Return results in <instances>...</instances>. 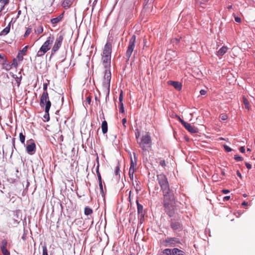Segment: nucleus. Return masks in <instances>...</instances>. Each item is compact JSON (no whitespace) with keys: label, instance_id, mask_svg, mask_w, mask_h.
<instances>
[{"label":"nucleus","instance_id":"obj_1","mask_svg":"<svg viewBox=\"0 0 255 255\" xmlns=\"http://www.w3.org/2000/svg\"><path fill=\"white\" fill-rule=\"evenodd\" d=\"M163 196V204L166 214L170 217L173 216L175 211V201L173 191L170 188L162 191Z\"/></svg>","mask_w":255,"mask_h":255},{"label":"nucleus","instance_id":"obj_2","mask_svg":"<svg viewBox=\"0 0 255 255\" xmlns=\"http://www.w3.org/2000/svg\"><path fill=\"white\" fill-rule=\"evenodd\" d=\"M137 143L143 151L148 150V149L151 148L152 144L150 133L146 132L145 134H143L139 140H138Z\"/></svg>","mask_w":255,"mask_h":255},{"label":"nucleus","instance_id":"obj_3","mask_svg":"<svg viewBox=\"0 0 255 255\" xmlns=\"http://www.w3.org/2000/svg\"><path fill=\"white\" fill-rule=\"evenodd\" d=\"M54 40L55 38L54 35H50L37 52L36 55L37 56L41 57L43 56L49 50H50L51 47V44Z\"/></svg>","mask_w":255,"mask_h":255},{"label":"nucleus","instance_id":"obj_4","mask_svg":"<svg viewBox=\"0 0 255 255\" xmlns=\"http://www.w3.org/2000/svg\"><path fill=\"white\" fill-rule=\"evenodd\" d=\"M111 79V73L109 69H106L103 82V91L106 94V100L109 98L110 94V82Z\"/></svg>","mask_w":255,"mask_h":255},{"label":"nucleus","instance_id":"obj_5","mask_svg":"<svg viewBox=\"0 0 255 255\" xmlns=\"http://www.w3.org/2000/svg\"><path fill=\"white\" fill-rule=\"evenodd\" d=\"M40 106L42 108L45 107V112L49 113L51 103L49 100L48 92H43L40 100Z\"/></svg>","mask_w":255,"mask_h":255},{"label":"nucleus","instance_id":"obj_6","mask_svg":"<svg viewBox=\"0 0 255 255\" xmlns=\"http://www.w3.org/2000/svg\"><path fill=\"white\" fill-rule=\"evenodd\" d=\"M157 180L160 185L161 191L170 188L169 184L166 175L161 173L157 175Z\"/></svg>","mask_w":255,"mask_h":255},{"label":"nucleus","instance_id":"obj_7","mask_svg":"<svg viewBox=\"0 0 255 255\" xmlns=\"http://www.w3.org/2000/svg\"><path fill=\"white\" fill-rule=\"evenodd\" d=\"M135 40L136 36L135 35H132L130 39H129L128 45L126 53V57L127 60H129L132 52L134 51Z\"/></svg>","mask_w":255,"mask_h":255},{"label":"nucleus","instance_id":"obj_8","mask_svg":"<svg viewBox=\"0 0 255 255\" xmlns=\"http://www.w3.org/2000/svg\"><path fill=\"white\" fill-rule=\"evenodd\" d=\"M64 39V35L63 34H59L55 40L54 44L52 48L51 54H54L60 49L62 45L63 40Z\"/></svg>","mask_w":255,"mask_h":255},{"label":"nucleus","instance_id":"obj_9","mask_svg":"<svg viewBox=\"0 0 255 255\" xmlns=\"http://www.w3.org/2000/svg\"><path fill=\"white\" fill-rule=\"evenodd\" d=\"M170 227L174 231H180L183 230V226L179 219H172L170 220Z\"/></svg>","mask_w":255,"mask_h":255},{"label":"nucleus","instance_id":"obj_10","mask_svg":"<svg viewBox=\"0 0 255 255\" xmlns=\"http://www.w3.org/2000/svg\"><path fill=\"white\" fill-rule=\"evenodd\" d=\"M111 55L102 54V62L106 69H110L111 67Z\"/></svg>","mask_w":255,"mask_h":255},{"label":"nucleus","instance_id":"obj_11","mask_svg":"<svg viewBox=\"0 0 255 255\" xmlns=\"http://www.w3.org/2000/svg\"><path fill=\"white\" fill-rule=\"evenodd\" d=\"M163 243L165 244V246H174L177 244L180 243V240L177 238H167L164 241Z\"/></svg>","mask_w":255,"mask_h":255},{"label":"nucleus","instance_id":"obj_12","mask_svg":"<svg viewBox=\"0 0 255 255\" xmlns=\"http://www.w3.org/2000/svg\"><path fill=\"white\" fill-rule=\"evenodd\" d=\"M28 142H29V143H28L26 146V151L28 154L32 155L35 152L36 145L32 139L30 140Z\"/></svg>","mask_w":255,"mask_h":255},{"label":"nucleus","instance_id":"obj_13","mask_svg":"<svg viewBox=\"0 0 255 255\" xmlns=\"http://www.w3.org/2000/svg\"><path fill=\"white\" fill-rule=\"evenodd\" d=\"M112 47V46L111 42L107 41V42L106 43L104 46L103 54L111 55Z\"/></svg>","mask_w":255,"mask_h":255},{"label":"nucleus","instance_id":"obj_14","mask_svg":"<svg viewBox=\"0 0 255 255\" xmlns=\"http://www.w3.org/2000/svg\"><path fill=\"white\" fill-rule=\"evenodd\" d=\"M169 85L172 86L177 91H180L182 89V84L178 81H169Z\"/></svg>","mask_w":255,"mask_h":255},{"label":"nucleus","instance_id":"obj_15","mask_svg":"<svg viewBox=\"0 0 255 255\" xmlns=\"http://www.w3.org/2000/svg\"><path fill=\"white\" fill-rule=\"evenodd\" d=\"M184 127L190 132L191 133H197L198 132L197 128H195L194 126H192L191 124L189 123H186Z\"/></svg>","mask_w":255,"mask_h":255},{"label":"nucleus","instance_id":"obj_16","mask_svg":"<svg viewBox=\"0 0 255 255\" xmlns=\"http://www.w3.org/2000/svg\"><path fill=\"white\" fill-rule=\"evenodd\" d=\"M136 203L137 204V213L140 216L141 218L144 217V213L143 210V206L139 204L138 200L137 199L136 201Z\"/></svg>","mask_w":255,"mask_h":255},{"label":"nucleus","instance_id":"obj_17","mask_svg":"<svg viewBox=\"0 0 255 255\" xmlns=\"http://www.w3.org/2000/svg\"><path fill=\"white\" fill-rule=\"evenodd\" d=\"M11 23L12 20H11L7 26L0 32V36H5L9 32Z\"/></svg>","mask_w":255,"mask_h":255},{"label":"nucleus","instance_id":"obj_18","mask_svg":"<svg viewBox=\"0 0 255 255\" xmlns=\"http://www.w3.org/2000/svg\"><path fill=\"white\" fill-rule=\"evenodd\" d=\"M64 13L61 14L59 16L51 19V22L54 26L62 20L63 17Z\"/></svg>","mask_w":255,"mask_h":255},{"label":"nucleus","instance_id":"obj_19","mask_svg":"<svg viewBox=\"0 0 255 255\" xmlns=\"http://www.w3.org/2000/svg\"><path fill=\"white\" fill-rule=\"evenodd\" d=\"M228 47L225 46H223L222 47L217 53V55L218 56H222L224 55L227 51Z\"/></svg>","mask_w":255,"mask_h":255},{"label":"nucleus","instance_id":"obj_20","mask_svg":"<svg viewBox=\"0 0 255 255\" xmlns=\"http://www.w3.org/2000/svg\"><path fill=\"white\" fill-rule=\"evenodd\" d=\"M72 3V0H64L62 5L65 9H67L71 5Z\"/></svg>","mask_w":255,"mask_h":255},{"label":"nucleus","instance_id":"obj_21","mask_svg":"<svg viewBox=\"0 0 255 255\" xmlns=\"http://www.w3.org/2000/svg\"><path fill=\"white\" fill-rule=\"evenodd\" d=\"M173 255H186L184 252L178 248L173 249Z\"/></svg>","mask_w":255,"mask_h":255},{"label":"nucleus","instance_id":"obj_22","mask_svg":"<svg viewBox=\"0 0 255 255\" xmlns=\"http://www.w3.org/2000/svg\"><path fill=\"white\" fill-rule=\"evenodd\" d=\"M101 128L103 134H105L108 131V124L106 121H104L102 123Z\"/></svg>","mask_w":255,"mask_h":255},{"label":"nucleus","instance_id":"obj_23","mask_svg":"<svg viewBox=\"0 0 255 255\" xmlns=\"http://www.w3.org/2000/svg\"><path fill=\"white\" fill-rule=\"evenodd\" d=\"M173 249H165L161 252V255H173Z\"/></svg>","mask_w":255,"mask_h":255},{"label":"nucleus","instance_id":"obj_24","mask_svg":"<svg viewBox=\"0 0 255 255\" xmlns=\"http://www.w3.org/2000/svg\"><path fill=\"white\" fill-rule=\"evenodd\" d=\"M133 155H134V161H133L132 159L131 158L130 165V167H129V169H135L134 167L136 164L137 159L136 158L135 154L134 153Z\"/></svg>","mask_w":255,"mask_h":255},{"label":"nucleus","instance_id":"obj_25","mask_svg":"<svg viewBox=\"0 0 255 255\" xmlns=\"http://www.w3.org/2000/svg\"><path fill=\"white\" fill-rule=\"evenodd\" d=\"M93 213V210L89 207H86L84 209V214L86 215H90Z\"/></svg>","mask_w":255,"mask_h":255},{"label":"nucleus","instance_id":"obj_26","mask_svg":"<svg viewBox=\"0 0 255 255\" xmlns=\"http://www.w3.org/2000/svg\"><path fill=\"white\" fill-rule=\"evenodd\" d=\"M13 77L15 79V80L17 84V86L19 87L22 79L21 76H20L19 77H18L17 76L13 75Z\"/></svg>","mask_w":255,"mask_h":255},{"label":"nucleus","instance_id":"obj_27","mask_svg":"<svg viewBox=\"0 0 255 255\" xmlns=\"http://www.w3.org/2000/svg\"><path fill=\"white\" fill-rule=\"evenodd\" d=\"M243 103L245 105V109H247L248 110H249L250 107H249V103L248 102V100L245 97H243Z\"/></svg>","mask_w":255,"mask_h":255},{"label":"nucleus","instance_id":"obj_28","mask_svg":"<svg viewBox=\"0 0 255 255\" xmlns=\"http://www.w3.org/2000/svg\"><path fill=\"white\" fill-rule=\"evenodd\" d=\"M43 31V28L41 25H40L36 29H35V32L37 34L42 33Z\"/></svg>","mask_w":255,"mask_h":255},{"label":"nucleus","instance_id":"obj_29","mask_svg":"<svg viewBox=\"0 0 255 255\" xmlns=\"http://www.w3.org/2000/svg\"><path fill=\"white\" fill-rule=\"evenodd\" d=\"M7 246V242L6 240L3 239L1 243L0 249L6 248Z\"/></svg>","mask_w":255,"mask_h":255},{"label":"nucleus","instance_id":"obj_30","mask_svg":"<svg viewBox=\"0 0 255 255\" xmlns=\"http://www.w3.org/2000/svg\"><path fill=\"white\" fill-rule=\"evenodd\" d=\"M96 173H97V176H98V180H99V182H102V177H101V174H100V173L99 172V165H98V166L97 167Z\"/></svg>","mask_w":255,"mask_h":255},{"label":"nucleus","instance_id":"obj_31","mask_svg":"<svg viewBox=\"0 0 255 255\" xmlns=\"http://www.w3.org/2000/svg\"><path fill=\"white\" fill-rule=\"evenodd\" d=\"M25 137V135H24L22 132H20L19 133V140L21 141V142L23 144H24Z\"/></svg>","mask_w":255,"mask_h":255},{"label":"nucleus","instance_id":"obj_32","mask_svg":"<svg viewBox=\"0 0 255 255\" xmlns=\"http://www.w3.org/2000/svg\"><path fill=\"white\" fill-rule=\"evenodd\" d=\"M31 32H32V28H30V27L27 28L24 34V38L27 37Z\"/></svg>","mask_w":255,"mask_h":255},{"label":"nucleus","instance_id":"obj_33","mask_svg":"<svg viewBox=\"0 0 255 255\" xmlns=\"http://www.w3.org/2000/svg\"><path fill=\"white\" fill-rule=\"evenodd\" d=\"M24 54L22 53L20 51L18 52V54L17 55V58L20 61H21L23 59Z\"/></svg>","mask_w":255,"mask_h":255},{"label":"nucleus","instance_id":"obj_34","mask_svg":"<svg viewBox=\"0 0 255 255\" xmlns=\"http://www.w3.org/2000/svg\"><path fill=\"white\" fill-rule=\"evenodd\" d=\"M3 255H10V252L6 248L0 249Z\"/></svg>","mask_w":255,"mask_h":255},{"label":"nucleus","instance_id":"obj_35","mask_svg":"<svg viewBox=\"0 0 255 255\" xmlns=\"http://www.w3.org/2000/svg\"><path fill=\"white\" fill-rule=\"evenodd\" d=\"M135 169H129L128 174H129V178L131 180H133V173H134V172L135 171Z\"/></svg>","mask_w":255,"mask_h":255},{"label":"nucleus","instance_id":"obj_36","mask_svg":"<svg viewBox=\"0 0 255 255\" xmlns=\"http://www.w3.org/2000/svg\"><path fill=\"white\" fill-rule=\"evenodd\" d=\"M220 119H221L223 121L226 120L228 119V116L226 114H221L219 117Z\"/></svg>","mask_w":255,"mask_h":255},{"label":"nucleus","instance_id":"obj_37","mask_svg":"<svg viewBox=\"0 0 255 255\" xmlns=\"http://www.w3.org/2000/svg\"><path fill=\"white\" fill-rule=\"evenodd\" d=\"M99 187H100V193L103 196H104V189H103L102 182H99Z\"/></svg>","mask_w":255,"mask_h":255},{"label":"nucleus","instance_id":"obj_38","mask_svg":"<svg viewBox=\"0 0 255 255\" xmlns=\"http://www.w3.org/2000/svg\"><path fill=\"white\" fill-rule=\"evenodd\" d=\"M119 110H120V112H121L122 113H124L125 110H124V107L123 103H119Z\"/></svg>","mask_w":255,"mask_h":255},{"label":"nucleus","instance_id":"obj_39","mask_svg":"<svg viewBox=\"0 0 255 255\" xmlns=\"http://www.w3.org/2000/svg\"><path fill=\"white\" fill-rule=\"evenodd\" d=\"M234 159L237 161H241L243 160V158L238 155H235Z\"/></svg>","mask_w":255,"mask_h":255},{"label":"nucleus","instance_id":"obj_40","mask_svg":"<svg viewBox=\"0 0 255 255\" xmlns=\"http://www.w3.org/2000/svg\"><path fill=\"white\" fill-rule=\"evenodd\" d=\"M123 91L121 90L119 96V103H123Z\"/></svg>","mask_w":255,"mask_h":255},{"label":"nucleus","instance_id":"obj_41","mask_svg":"<svg viewBox=\"0 0 255 255\" xmlns=\"http://www.w3.org/2000/svg\"><path fill=\"white\" fill-rule=\"evenodd\" d=\"M119 173H120V165H119V163L118 165L116 167V168L115 170V174L116 175H118L119 174Z\"/></svg>","mask_w":255,"mask_h":255},{"label":"nucleus","instance_id":"obj_42","mask_svg":"<svg viewBox=\"0 0 255 255\" xmlns=\"http://www.w3.org/2000/svg\"><path fill=\"white\" fill-rule=\"evenodd\" d=\"M42 255H48L47 249L46 246L42 247Z\"/></svg>","mask_w":255,"mask_h":255},{"label":"nucleus","instance_id":"obj_43","mask_svg":"<svg viewBox=\"0 0 255 255\" xmlns=\"http://www.w3.org/2000/svg\"><path fill=\"white\" fill-rule=\"evenodd\" d=\"M27 49H28V46H26L24 47H23L21 50H20L19 51L20 52H21L22 53L24 54V55H25L27 51Z\"/></svg>","mask_w":255,"mask_h":255},{"label":"nucleus","instance_id":"obj_44","mask_svg":"<svg viewBox=\"0 0 255 255\" xmlns=\"http://www.w3.org/2000/svg\"><path fill=\"white\" fill-rule=\"evenodd\" d=\"M43 118L46 120V122L49 121L50 119L49 113H45V114L44 115Z\"/></svg>","mask_w":255,"mask_h":255},{"label":"nucleus","instance_id":"obj_45","mask_svg":"<svg viewBox=\"0 0 255 255\" xmlns=\"http://www.w3.org/2000/svg\"><path fill=\"white\" fill-rule=\"evenodd\" d=\"M224 148L227 152H230L232 151V148L227 145H224Z\"/></svg>","mask_w":255,"mask_h":255},{"label":"nucleus","instance_id":"obj_46","mask_svg":"<svg viewBox=\"0 0 255 255\" xmlns=\"http://www.w3.org/2000/svg\"><path fill=\"white\" fill-rule=\"evenodd\" d=\"M126 124H127V119L126 118H124L122 120V124H123V127L125 128H126L127 127Z\"/></svg>","mask_w":255,"mask_h":255},{"label":"nucleus","instance_id":"obj_47","mask_svg":"<svg viewBox=\"0 0 255 255\" xmlns=\"http://www.w3.org/2000/svg\"><path fill=\"white\" fill-rule=\"evenodd\" d=\"M159 164L162 167H165L166 166V163L164 160H161L159 162Z\"/></svg>","mask_w":255,"mask_h":255},{"label":"nucleus","instance_id":"obj_48","mask_svg":"<svg viewBox=\"0 0 255 255\" xmlns=\"http://www.w3.org/2000/svg\"><path fill=\"white\" fill-rule=\"evenodd\" d=\"M47 86L48 84L47 83H44L43 84V92H47Z\"/></svg>","mask_w":255,"mask_h":255},{"label":"nucleus","instance_id":"obj_49","mask_svg":"<svg viewBox=\"0 0 255 255\" xmlns=\"http://www.w3.org/2000/svg\"><path fill=\"white\" fill-rule=\"evenodd\" d=\"M139 135H140L139 132L137 131V132L135 133V137H136L137 143H138V140H139V139H140V138H139Z\"/></svg>","mask_w":255,"mask_h":255},{"label":"nucleus","instance_id":"obj_50","mask_svg":"<svg viewBox=\"0 0 255 255\" xmlns=\"http://www.w3.org/2000/svg\"><path fill=\"white\" fill-rule=\"evenodd\" d=\"M200 93L201 95H205L207 93V91L205 90H201L200 91Z\"/></svg>","mask_w":255,"mask_h":255},{"label":"nucleus","instance_id":"obj_51","mask_svg":"<svg viewBox=\"0 0 255 255\" xmlns=\"http://www.w3.org/2000/svg\"><path fill=\"white\" fill-rule=\"evenodd\" d=\"M179 120L181 123V124L184 126L187 123L185 122L184 120L181 119L180 117H178Z\"/></svg>","mask_w":255,"mask_h":255},{"label":"nucleus","instance_id":"obj_52","mask_svg":"<svg viewBox=\"0 0 255 255\" xmlns=\"http://www.w3.org/2000/svg\"><path fill=\"white\" fill-rule=\"evenodd\" d=\"M235 20L237 22L239 23L241 22V18L238 16L235 17Z\"/></svg>","mask_w":255,"mask_h":255},{"label":"nucleus","instance_id":"obj_53","mask_svg":"<svg viewBox=\"0 0 255 255\" xmlns=\"http://www.w3.org/2000/svg\"><path fill=\"white\" fill-rule=\"evenodd\" d=\"M240 151L242 152V153H244L245 152V148L244 146H241L240 148Z\"/></svg>","mask_w":255,"mask_h":255},{"label":"nucleus","instance_id":"obj_54","mask_svg":"<svg viewBox=\"0 0 255 255\" xmlns=\"http://www.w3.org/2000/svg\"><path fill=\"white\" fill-rule=\"evenodd\" d=\"M246 166L247 168L249 169H250L252 168V165L249 163L246 162Z\"/></svg>","mask_w":255,"mask_h":255},{"label":"nucleus","instance_id":"obj_55","mask_svg":"<svg viewBox=\"0 0 255 255\" xmlns=\"http://www.w3.org/2000/svg\"><path fill=\"white\" fill-rule=\"evenodd\" d=\"M91 97L90 96L88 97L86 99V102L88 103V104H90L91 103Z\"/></svg>","mask_w":255,"mask_h":255},{"label":"nucleus","instance_id":"obj_56","mask_svg":"<svg viewBox=\"0 0 255 255\" xmlns=\"http://www.w3.org/2000/svg\"><path fill=\"white\" fill-rule=\"evenodd\" d=\"M222 192L224 194H227V193H229L230 192V191L227 190V189H223L222 190Z\"/></svg>","mask_w":255,"mask_h":255},{"label":"nucleus","instance_id":"obj_57","mask_svg":"<svg viewBox=\"0 0 255 255\" xmlns=\"http://www.w3.org/2000/svg\"><path fill=\"white\" fill-rule=\"evenodd\" d=\"M180 41V39H177V38H176L173 41V43H175V44H177Z\"/></svg>","mask_w":255,"mask_h":255},{"label":"nucleus","instance_id":"obj_58","mask_svg":"<svg viewBox=\"0 0 255 255\" xmlns=\"http://www.w3.org/2000/svg\"><path fill=\"white\" fill-rule=\"evenodd\" d=\"M230 199V196H227L224 197V201H227L229 200Z\"/></svg>","mask_w":255,"mask_h":255},{"label":"nucleus","instance_id":"obj_59","mask_svg":"<svg viewBox=\"0 0 255 255\" xmlns=\"http://www.w3.org/2000/svg\"><path fill=\"white\" fill-rule=\"evenodd\" d=\"M237 174L240 178H242V176L241 173L240 172L239 170L237 171Z\"/></svg>","mask_w":255,"mask_h":255},{"label":"nucleus","instance_id":"obj_60","mask_svg":"<svg viewBox=\"0 0 255 255\" xmlns=\"http://www.w3.org/2000/svg\"><path fill=\"white\" fill-rule=\"evenodd\" d=\"M135 182H136V191H139L140 190V189H138L137 188V186H138V184H140V182L139 181H135Z\"/></svg>","mask_w":255,"mask_h":255},{"label":"nucleus","instance_id":"obj_61","mask_svg":"<svg viewBox=\"0 0 255 255\" xmlns=\"http://www.w3.org/2000/svg\"><path fill=\"white\" fill-rule=\"evenodd\" d=\"M12 64L14 65L15 66H17V63L16 59H13V64Z\"/></svg>","mask_w":255,"mask_h":255},{"label":"nucleus","instance_id":"obj_62","mask_svg":"<svg viewBox=\"0 0 255 255\" xmlns=\"http://www.w3.org/2000/svg\"><path fill=\"white\" fill-rule=\"evenodd\" d=\"M12 145L13 147L15 148V138H13L12 139Z\"/></svg>","mask_w":255,"mask_h":255},{"label":"nucleus","instance_id":"obj_63","mask_svg":"<svg viewBox=\"0 0 255 255\" xmlns=\"http://www.w3.org/2000/svg\"><path fill=\"white\" fill-rule=\"evenodd\" d=\"M248 205V202H246V201H244L242 203L243 206H246Z\"/></svg>","mask_w":255,"mask_h":255},{"label":"nucleus","instance_id":"obj_64","mask_svg":"<svg viewBox=\"0 0 255 255\" xmlns=\"http://www.w3.org/2000/svg\"><path fill=\"white\" fill-rule=\"evenodd\" d=\"M1 1H3L5 3H8L9 0H1Z\"/></svg>","mask_w":255,"mask_h":255}]
</instances>
